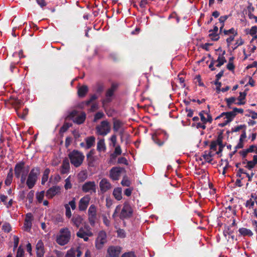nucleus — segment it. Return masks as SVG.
Returning a JSON list of instances; mask_svg holds the SVG:
<instances>
[{"mask_svg": "<svg viewBox=\"0 0 257 257\" xmlns=\"http://www.w3.org/2000/svg\"><path fill=\"white\" fill-rule=\"evenodd\" d=\"M218 145L219 146V151L218 152H216V153L217 154H219L221 152L222 148V141L219 139L217 140V143H216V142H212L211 143V144L210 146V150H211V152L216 151L217 150V147Z\"/></svg>", "mask_w": 257, "mask_h": 257, "instance_id": "23", "label": "nucleus"}, {"mask_svg": "<svg viewBox=\"0 0 257 257\" xmlns=\"http://www.w3.org/2000/svg\"><path fill=\"white\" fill-rule=\"evenodd\" d=\"M37 257H43L44 253V244L42 240H40L36 244Z\"/></svg>", "mask_w": 257, "mask_h": 257, "instance_id": "19", "label": "nucleus"}, {"mask_svg": "<svg viewBox=\"0 0 257 257\" xmlns=\"http://www.w3.org/2000/svg\"><path fill=\"white\" fill-rule=\"evenodd\" d=\"M71 238V232L68 227L60 229L56 237V242L60 245L67 244Z\"/></svg>", "mask_w": 257, "mask_h": 257, "instance_id": "2", "label": "nucleus"}, {"mask_svg": "<svg viewBox=\"0 0 257 257\" xmlns=\"http://www.w3.org/2000/svg\"><path fill=\"white\" fill-rule=\"evenodd\" d=\"M76 235L79 238H83L85 241H87L89 237L93 235L91 228L88 226L81 227L76 233Z\"/></svg>", "mask_w": 257, "mask_h": 257, "instance_id": "7", "label": "nucleus"}, {"mask_svg": "<svg viewBox=\"0 0 257 257\" xmlns=\"http://www.w3.org/2000/svg\"><path fill=\"white\" fill-rule=\"evenodd\" d=\"M14 171L15 176L20 178L21 184H24L30 171L29 166L26 165L24 162H21L16 165Z\"/></svg>", "mask_w": 257, "mask_h": 257, "instance_id": "1", "label": "nucleus"}, {"mask_svg": "<svg viewBox=\"0 0 257 257\" xmlns=\"http://www.w3.org/2000/svg\"><path fill=\"white\" fill-rule=\"evenodd\" d=\"M68 117L72 119L75 123L81 124L85 120L86 114L84 112H81L80 114H78L77 112L74 110L69 114Z\"/></svg>", "mask_w": 257, "mask_h": 257, "instance_id": "9", "label": "nucleus"}, {"mask_svg": "<svg viewBox=\"0 0 257 257\" xmlns=\"http://www.w3.org/2000/svg\"><path fill=\"white\" fill-rule=\"evenodd\" d=\"M104 116V114L102 112H97L94 116V121H96L97 120L103 118Z\"/></svg>", "mask_w": 257, "mask_h": 257, "instance_id": "43", "label": "nucleus"}, {"mask_svg": "<svg viewBox=\"0 0 257 257\" xmlns=\"http://www.w3.org/2000/svg\"><path fill=\"white\" fill-rule=\"evenodd\" d=\"M248 153L247 149L243 150L239 152V154L243 158H244Z\"/></svg>", "mask_w": 257, "mask_h": 257, "instance_id": "63", "label": "nucleus"}, {"mask_svg": "<svg viewBox=\"0 0 257 257\" xmlns=\"http://www.w3.org/2000/svg\"><path fill=\"white\" fill-rule=\"evenodd\" d=\"M68 156L71 163L75 167L80 166L84 159V155L77 150H73L69 154Z\"/></svg>", "mask_w": 257, "mask_h": 257, "instance_id": "3", "label": "nucleus"}, {"mask_svg": "<svg viewBox=\"0 0 257 257\" xmlns=\"http://www.w3.org/2000/svg\"><path fill=\"white\" fill-rule=\"evenodd\" d=\"M121 257H136L133 252H130L123 254Z\"/></svg>", "mask_w": 257, "mask_h": 257, "instance_id": "64", "label": "nucleus"}, {"mask_svg": "<svg viewBox=\"0 0 257 257\" xmlns=\"http://www.w3.org/2000/svg\"><path fill=\"white\" fill-rule=\"evenodd\" d=\"M32 225V222H24V230L26 231H29L31 228Z\"/></svg>", "mask_w": 257, "mask_h": 257, "instance_id": "45", "label": "nucleus"}, {"mask_svg": "<svg viewBox=\"0 0 257 257\" xmlns=\"http://www.w3.org/2000/svg\"><path fill=\"white\" fill-rule=\"evenodd\" d=\"M209 36L210 38V39H211L212 40H214V41H216L217 40H218L219 37L218 36V35L217 34V33H216V32H210L209 31Z\"/></svg>", "mask_w": 257, "mask_h": 257, "instance_id": "40", "label": "nucleus"}, {"mask_svg": "<svg viewBox=\"0 0 257 257\" xmlns=\"http://www.w3.org/2000/svg\"><path fill=\"white\" fill-rule=\"evenodd\" d=\"M82 254V251L81 247L78 246L76 248L72 247L69 249L65 256V257H80Z\"/></svg>", "mask_w": 257, "mask_h": 257, "instance_id": "16", "label": "nucleus"}, {"mask_svg": "<svg viewBox=\"0 0 257 257\" xmlns=\"http://www.w3.org/2000/svg\"><path fill=\"white\" fill-rule=\"evenodd\" d=\"M97 150L99 152H105L106 150V146L104 139L98 140L97 144Z\"/></svg>", "mask_w": 257, "mask_h": 257, "instance_id": "27", "label": "nucleus"}, {"mask_svg": "<svg viewBox=\"0 0 257 257\" xmlns=\"http://www.w3.org/2000/svg\"><path fill=\"white\" fill-rule=\"evenodd\" d=\"M116 88V86L115 84H112L111 87L108 89L106 93V99L104 100V102H108L110 101V97L113 95L114 91Z\"/></svg>", "mask_w": 257, "mask_h": 257, "instance_id": "24", "label": "nucleus"}, {"mask_svg": "<svg viewBox=\"0 0 257 257\" xmlns=\"http://www.w3.org/2000/svg\"><path fill=\"white\" fill-rule=\"evenodd\" d=\"M213 154L212 153L211 151H205L204 152L203 155H202V157L208 163H211L212 160V157Z\"/></svg>", "mask_w": 257, "mask_h": 257, "instance_id": "29", "label": "nucleus"}, {"mask_svg": "<svg viewBox=\"0 0 257 257\" xmlns=\"http://www.w3.org/2000/svg\"><path fill=\"white\" fill-rule=\"evenodd\" d=\"M133 214V209L130 204L125 202L123 204V207L119 214V217L121 219L130 218Z\"/></svg>", "mask_w": 257, "mask_h": 257, "instance_id": "8", "label": "nucleus"}, {"mask_svg": "<svg viewBox=\"0 0 257 257\" xmlns=\"http://www.w3.org/2000/svg\"><path fill=\"white\" fill-rule=\"evenodd\" d=\"M69 206L72 208V210H74L76 208V203L75 198H73L72 200L70 201L68 204Z\"/></svg>", "mask_w": 257, "mask_h": 257, "instance_id": "52", "label": "nucleus"}, {"mask_svg": "<svg viewBox=\"0 0 257 257\" xmlns=\"http://www.w3.org/2000/svg\"><path fill=\"white\" fill-rule=\"evenodd\" d=\"M236 100V98L234 97H231L226 99V101L228 106H230V105L232 103H235Z\"/></svg>", "mask_w": 257, "mask_h": 257, "instance_id": "44", "label": "nucleus"}, {"mask_svg": "<svg viewBox=\"0 0 257 257\" xmlns=\"http://www.w3.org/2000/svg\"><path fill=\"white\" fill-rule=\"evenodd\" d=\"M238 231L239 233L243 236H251L253 234L252 231L250 229L245 228H241L239 229Z\"/></svg>", "mask_w": 257, "mask_h": 257, "instance_id": "31", "label": "nucleus"}, {"mask_svg": "<svg viewBox=\"0 0 257 257\" xmlns=\"http://www.w3.org/2000/svg\"><path fill=\"white\" fill-rule=\"evenodd\" d=\"M121 184L123 186L128 187L131 184L130 181L128 179L127 177H124L121 182Z\"/></svg>", "mask_w": 257, "mask_h": 257, "instance_id": "42", "label": "nucleus"}, {"mask_svg": "<svg viewBox=\"0 0 257 257\" xmlns=\"http://www.w3.org/2000/svg\"><path fill=\"white\" fill-rule=\"evenodd\" d=\"M116 140H117V138H116V136L115 135H112L110 138V141H111L112 146L113 147H115V146H116Z\"/></svg>", "mask_w": 257, "mask_h": 257, "instance_id": "50", "label": "nucleus"}, {"mask_svg": "<svg viewBox=\"0 0 257 257\" xmlns=\"http://www.w3.org/2000/svg\"><path fill=\"white\" fill-rule=\"evenodd\" d=\"M114 154H115L116 156L119 155L121 154V150L119 146L115 147Z\"/></svg>", "mask_w": 257, "mask_h": 257, "instance_id": "55", "label": "nucleus"}, {"mask_svg": "<svg viewBox=\"0 0 257 257\" xmlns=\"http://www.w3.org/2000/svg\"><path fill=\"white\" fill-rule=\"evenodd\" d=\"M122 169L120 167H113L110 171L109 177L113 180H118Z\"/></svg>", "mask_w": 257, "mask_h": 257, "instance_id": "18", "label": "nucleus"}, {"mask_svg": "<svg viewBox=\"0 0 257 257\" xmlns=\"http://www.w3.org/2000/svg\"><path fill=\"white\" fill-rule=\"evenodd\" d=\"M45 195L44 191H42L36 193V198L39 203L42 202Z\"/></svg>", "mask_w": 257, "mask_h": 257, "instance_id": "34", "label": "nucleus"}, {"mask_svg": "<svg viewBox=\"0 0 257 257\" xmlns=\"http://www.w3.org/2000/svg\"><path fill=\"white\" fill-rule=\"evenodd\" d=\"M24 251L23 249L19 247L18 249L16 257H24Z\"/></svg>", "mask_w": 257, "mask_h": 257, "instance_id": "51", "label": "nucleus"}, {"mask_svg": "<svg viewBox=\"0 0 257 257\" xmlns=\"http://www.w3.org/2000/svg\"><path fill=\"white\" fill-rule=\"evenodd\" d=\"M247 149L249 153H255L257 154V147L255 145H251Z\"/></svg>", "mask_w": 257, "mask_h": 257, "instance_id": "47", "label": "nucleus"}, {"mask_svg": "<svg viewBox=\"0 0 257 257\" xmlns=\"http://www.w3.org/2000/svg\"><path fill=\"white\" fill-rule=\"evenodd\" d=\"M117 162H118V163H119V164H124V165L127 164V161L126 159V158H125L124 157H120V158H118Z\"/></svg>", "mask_w": 257, "mask_h": 257, "instance_id": "53", "label": "nucleus"}, {"mask_svg": "<svg viewBox=\"0 0 257 257\" xmlns=\"http://www.w3.org/2000/svg\"><path fill=\"white\" fill-rule=\"evenodd\" d=\"M2 229L6 232H9L11 230V226L9 223L6 222L3 225Z\"/></svg>", "mask_w": 257, "mask_h": 257, "instance_id": "38", "label": "nucleus"}, {"mask_svg": "<svg viewBox=\"0 0 257 257\" xmlns=\"http://www.w3.org/2000/svg\"><path fill=\"white\" fill-rule=\"evenodd\" d=\"M86 142V149H89L94 145L95 138L93 136L87 137L85 139Z\"/></svg>", "mask_w": 257, "mask_h": 257, "instance_id": "26", "label": "nucleus"}, {"mask_svg": "<svg viewBox=\"0 0 257 257\" xmlns=\"http://www.w3.org/2000/svg\"><path fill=\"white\" fill-rule=\"evenodd\" d=\"M33 220V215L32 213H28L26 215L25 221L32 222Z\"/></svg>", "mask_w": 257, "mask_h": 257, "instance_id": "49", "label": "nucleus"}, {"mask_svg": "<svg viewBox=\"0 0 257 257\" xmlns=\"http://www.w3.org/2000/svg\"><path fill=\"white\" fill-rule=\"evenodd\" d=\"M226 62L224 57L222 56H218L216 60H214L215 66L217 67H220Z\"/></svg>", "mask_w": 257, "mask_h": 257, "instance_id": "30", "label": "nucleus"}, {"mask_svg": "<svg viewBox=\"0 0 257 257\" xmlns=\"http://www.w3.org/2000/svg\"><path fill=\"white\" fill-rule=\"evenodd\" d=\"M39 174V169L35 168L32 169L28 174V178L25 182L29 189L33 188L36 185Z\"/></svg>", "mask_w": 257, "mask_h": 257, "instance_id": "4", "label": "nucleus"}, {"mask_svg": "<svg viewBox=\"0 0 257 257\" xmlns=\"http://www.w3.org/2000/svg\"><path fill=\"white\" fill-rule=\"evenodd\" d=\"M257 32V27L256 26H253L251 28L249 34L253 36L255 35Z\"/></svg>", "mask_w": 257, "mask_h": 257, "instance_id": "57", "label": "nucleus"}, {"mask_svg": "<svg viewBox=\"0 0 257 257\" xmlns=\"http://www.w3.org/2000/svg\"><path fill=\"white\" fill-rule=\"evenodd\" d=\"M234 112L233 111L227 112H223L220 116V117H224V118H226L225 122L224 123V124L230 122L232 119L235 117Z\"/></svg>", "mask_w": 257, "mask_h": 257, "instance_id": "20", "label": "nucleus"}, {"mask_svg": "<svg viewBox=\"0 0 257 257\" xmlns=\"http://www.w3.org/2000/svg\"><path fill=\"white\" fill-rule=\"evenodd\" d=\"M112 194L117 200H120L122 199V190L121 188H114Z\"/></svg>", "mask_w": 257, "mask_h": 257, "instance_id": "28", "label": "nucleus"}, {"mask_svg": "<svg viewBox=\"0 0 257 257\" xmlns=\"http://www.w3.org/2000/svg\"><path fill=\"white\" fill-rule=\"evenodd\" d=\"M255 203V202L252 199H249L246 202L245 206L249 209L252 208L253 209Z\"/></svg>", "mask_w": 257, "mask_h": 257, "instance_id": "36", "label": "nucleus"}, {"mask_svg": "<svg viewBox=\"0 0 257 257\" xmlns=\"http://www.w3.org/2000/svg\"><path fill=\"white\" fill-rule=\"evenodd\" d=\"M61 188L58 186H54L49 188L46 192V196L49 199L52 198L54 196L60 192Z\"/></svg>", "mask_w": 257, "mask_h": 257, "instance_id": "17", "label": "nucleus"}, {"mask_svg": "<svg viewBox=\"0 0 257 257\" xmlns=\"http://www.w3.org/2000/svg\"><path fill=\"white\" fill-rule=\"evenodd\" d=\"M88 88L86 86H82L79 88L78 94L79 96L83 97L87 92Z\"/></svg>", "mask_w": 257, "mask_h": 257, "instance_id": "32", "label": "nucleus"}, {"mask_svg": "<svg viewBox=\"0 0 257 257\" xmlns=\"http://www.w3.org/2000/svg\"><path fill=\"white\" fill-rule=\"evenodd\" d=\"M70 169V164L68 159H65L63 161L61 169V173L63 174L68 173Z\"/></svg>", "mask_w": 257, "mask_h": 257, "instance_id": "25", "label": "nucleus"}, {"mask_svg": "<svg viewBox=\"0 0 257 257\" xmlns=\"http://www.w3.org/2000/svg\"><path fill=\"white\" fill-rule=\"evenodd\" d=\"M99 186L102 193H104L111 190L112 186L110 182L106 178H103L99 182Z\"/></svg>", "mask_w": 257, "mask_h": 257, "instance_id": "13", "label": "nucleus"}, {"mask_svg": "<svg viewBox=\"0 0 257 257\" xmlns=\"http://www.w3.org/2000/svg\"><path fill=\"white\" fill-rule=\"evenodd\" d=\"M64 206L66 209L65 215L66 217L70 218L72 215L70 207L67 204H65Z\"/></svg>", "mask_w": 257, "mask_h": 257, "instance_id": "41", "label": "nucleus"}, {"mask_svg": "<svg viewBox=\"0 0 257 257\" xmlns=\"http://www.w3.org/2000/svg\"><path fill=\"white\" fill-rule=\"evenodd\" d=\"M235 36L232 35L226 39V42L228 45H230L231 44V43L234 40Z\"/></svg>", "mask_w": 257, "mask_h": 257, "instance_id": "60", "label": "nucleus"}, {"mask_svg": "<svg viewBox=\"0 0 257 257\" xmlns=\"http://www.w3.org/2000/svg\"><path fill=\"white\" fill-rule=\"evenodd\" d=\"M90 197L88 195H86L81 198L79 202L78 208L80 211H85L89 203Z\"/></svg>", "mask_w": 257, "mask_h": 257, "instance_id": "15", "label": "nucleus"}, {"mask_svg": "<svg viewBox=\"0 0 257 257\" xmlns=\"http://www.w3.org/2000/svg\"><path fill=\"white\" fill-rule=\"evenodd\" d=\"M34 195V191L33 190H31L28 194L27 198L29 199L30 202H32L33 201V197Z\"/></svg>", "mask_w": 257, "mask_h": 257, "instance_id": "54", "label": "nucleus"}, {"mask_svg": "<svg viewBox=\"0 0 257 257\" xmlns=\"http://www.w3.org/2000/svg\"><path fill=\"white\" fill-rule=\"evenodd\" d=\"M168 138L167 134L161 130L156 131L152 136V139L154 142L159 146H162Z\"/></svg>", "mask_w": 257, "mask_h": 257, "instance_id": "6", "label": "nucleus"}, {"mask_svg": "<svg viewBox=\"0 0 257 257\" xmlns=\"http://www.w3.org/2000/svg\"><path fill=\"white\" fill-rule=\"evenodd\" d=\"M65 184L64 186V187L65 189L68 190L69 189H70L72 187V185L70 181L69 177L67 178L65 180Z\"/></svg>", "mask_w": 257, "mask_h": 257, "instance_id": "46", "label": "nucleus"}, {"mask_svg": "<svg viewBox=\"0 0 257 257\" xmlns=\"http://www.w3.org/2000/svg\"><path fill=\"white\" fill-rule=\"evenodd\" d=\"M228 16L227 15L221 16L219 19V21L222 24H224V22L228 19Z\"/></svg>", "mask_w": 257, "mask_h": 257, "instance_id": "59", "label": "nucleus"}, {"mask_svg": "<svg viewBox=\"0 0 257 257\" xmlns=\"http://www.w3.org/2000/svg\"><path fill=\"white\" fill-rule=\"evenodd\" d=\"M97 216V207L94 204H91L88 210L89 222L91 225L95 223Z\"/></svg>", "mask_w": 257, "mask_h": 257, "instance_id": "11", "label": "nucleus"}, {"mask_svg": "<svg viewBox=\"0 0 257 257\" xmlns=\"http://www.w3.org/2000/svg\"><path fill=\"white\" fill-rule=\"evenodd\" d=\"M244 43L243 40L240 38L238 40H236L235 44H234V47L233 48V49H235L237 48L238 46H241L243 45Z\"/></svg>", "mask_w": 257, "mask_h": 257, "instance_id": "48", "label": "nucleus"}, {"mask_svg": "<svg viewBox=\"0 0 257 257\" xmlns=\"http://www.w3.org/2000/svg\"><path fill=\"white\" fill-rule=\"evenodd\" d=\"M95 131L97 135L105 136L111 131L110 123L107 120H103L96 125Z\"/></svg>", "mask_w": 257, "mask_h": 257, "instance_id": "5", "label": "nucleus"}, {"mask_svg": "<svg viewBox=\"0 0 257 257\" xmlns=\"http://www.w3.org/2000/svg\"><path fill=\"white\" fill-rule=\"evenodd\" d=\"M232 111L234 112L235 115H236L237 113H242L243 112V110L242 108H234Z\"/></svg>", "mask_w": 257, "mask_h": 257, "instance_id": "61", "label": "nucleus"}, {"mask_svg": "<svg viewBox=\"0 0 257 257\" xmlns=\"http://www.w3.org/2000/svg\"><path fill=\"white\" fill-rule=\"evenodd\" d=\"M117 234L118 236L123 238L125 237V232L122 229H119L117 230Z\"/></svg>", "mask_w": 257, "mask_h": 257, "instance_id": "62", "label": "nucleus"}, {"mask_svg": "<svg viewBox=\"0 0 257 257\" xmlns=\"http://www.w3.org/2000/svg\"><path fill=\"white\" fill-rule=\"evenodd\" d=\"M102 219L104 224L106 226H109L110 225V220L108 219V218L106 216H103Z\"/></svg>", "mask_w": 257, "mask_h": 257, "instance_id": "56", "label": "nucleus"}, {"mask_svg": "<svg viewBox=\"0 0 257 257\" xmlns=\"http://www.w3.org/2000/svg\"><path fill=\"white\" fill-rule=\"evenodd\" d=\"M246 163V165L245 166V167L248 169H251L256 165V164H255L252 161L245 160V161L243 162L244 164H245Z\"/></svg>", "mask_w": 257, "mask_h": 257, "instance_id": "35", "label": "nucleus"}, {"mask_svg": "<svg viewBox=\"0 0 257 257\" xmlns=\"http://www.w3.org/2000/svg\"><path fill=\"white\" fill-rule=\"evenodd\" d=\"M55 222L57 223L63 222V217L60 215H57L55 217Z\"/></svg>", "mask_w": 257, "mask_h": 257, "instance_id": "58", "label": "nucleus"}, {"mask_svg": "<svg viewBox=\"0 0 257 257\" xmlns=\"http://www.w3.org/2000/svg\"><path fill=\"white\" fill-rule=\"evenodd\" d=\"M50 170L49 169L45 170L42 178V184L44 185L48 180Z\"/></svg>", "mask_w": 257, "mask_h": 257, "instance_id": "33", "label": "nucleus"}, {"mask_svg": "<svg viewBox=\"0 0 257 257\" xmlns=\"http://www.w3.org/2000/svg\"><path fill=\"white\" fill-rule=\"evenodd\" d=\"M13 179V174L11 172H10L7 176V177L5 180V184L7 185H10Z\"/></svg>", "mask_w": 257, "mask_h": 257, "instance_id": "39", "label": "nucleus"}, {"mask_svg": "<svg viewBox=\"0 0 257 257\" xmlns=\"http://www.w3.org/2000/svg\"><path fill=\"white\" fill-rule=\"evenodd\" d=\"M121 247L119 246L111 245L108 247L107 255L109 257H119L121 253Z\"/></svg>", "mask_w": 257, "mask_h": 257, "instance_id": "12", "label": "nucleus"}, {"mask_svg": "<svg viewBox=\"0 0 257 257\" xmlns=\"http://www.w3.org/2000/svg\"><path fill=\"white\" fill-rule=\"evenodd\" d=\"M223 33L225 35L232 34L234 36L237 35V31L234 28H231L228 30H224Z\"/></svg>", "mask_w": 257, "mask_h": 257, "instance_id": "37", "label": "nucleus"}, {"mask_svg": "<svg viewBox=\"0 0 257 257\" xmlns=\"http://www.w3.org/2000/svg\"><path fill=\"white\" fill-rule=\"evenodd\" d=\"M82 220L83 219L80 215L76 214L73 215L71 219V222L73 225L78 228L82 223Z\"/></svg>", "mask_w": 257, "mask_h": 257, "instance_id": "22", "label": "nucleus"}, {"mask_svg": "<svg viewBox=\"0 0 257 257\" xmlns=\"http://www.w3.org/2000/svg\"><path fill=\"white\" fill-rule=\"evenodd\" d=\"M82 190L85 193H95L96 192V184L94 181H87L82 187Z\"/></svg>", "mask_w": 257, "mask_h": 257, "instance_id": "14", "label": "nucleus"}, {"mask_svg": "<svg viewBox=\"0 0 257 257\" xmlns=\"http://www.w3.org/2000/svg\"><path fill=\"white\" fill-rule=\"evenodd\" d=\"M107 242L106 234L104 231H101L98 233V236L95 240L96 247L100 249L102 248L104 244Z\"/></svg>", "mask_w": 257, "mask_h": 257, "instance_id": "10", "label": "nucleus"}, {"mask_svg": "<svg viewBox=\"0 0 257 257\" xmlns=\"http://www.w3.org/2000/svg\"><path fill=\"white\" fill-rule=\"evenodd\" d=\"M122 127H123L122 121L116 118L113 119V130L114 132H117Z\"/></svg>", "mask_w": 257, "mask_h": 257, "instance_id": "21", "label": "nucleus"}]
</instances>
